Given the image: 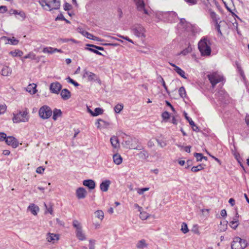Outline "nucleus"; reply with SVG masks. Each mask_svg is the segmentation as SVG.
<instances>
[{"label": "nucleus", "instance_id": "obj_27", "mask_svg": "<svg viewBox=\"0 0 249 249\" xmlns=\"http://www.w3.org/2000/svg\"><path fill=\"white\" fill-rule=\"evenodd\" d=\"M110 142L114 148H117L119 146V140L117 137L113 136L110 138Z\"/></svg>", "mask_w": 249, "mask_h": 249}, {"label": "nucleus", "instance_id": "obj_57", "mask_svg": "<svg viewBox=\"0 0 249 249\" xmlns=\"http://www.w3.org/2000/svg\"><path fill=\"white\" fill-rule=\"evenodd\" d=\"M87 46H89V47L94 48H95L96 49H97L98 50H100V51L104 50V48L102 47L98 46H96V45H94L89 44H87Z\"/></svg>", "mask_w": 249, "mask_h": 249}, {"label": "nucleus", "instance_id": "obj_47", "mask_svg": "<svg viewBox=\"0 0 249 249\" xmlns=\"http://www.w3.org/2000/svg\"><path fill=\"white\" fill-rule=\"evenodd\" d=\"M214 24H215V28L217 30V32L218 33V36H222V33L220 30V25L219 23L218 22L214 23Z\"/></svg>", "mask_w": 249, "mask_h": 249}, {"label": "nucleus", "instance_id": "obj_34", "mask_svg": "<svg viewBox=\"0 0 249 249\" xmlns=\"http://www.w3.org/2000/svg\"><path fill=\"white\" fill-rule=\"evenodd\" d=\"M227 224L228 222L227 221L224 220L223 221H221L219 227V230L221 231H225L227 229Z\"/></svg>", "mask_w": 249, "mask_h": 249}, {"label": "nucleus", "instance_id": "obj_54", "mask_svg": "<svg viewBox=\"0 0 249 249\" xmlns=\"http://www.w3.org/2000/svg\"><path fill=\"white\" fill-rule=\"evenodd\" d=\"M44 206L46 209L45 213L48 212V213H50L51 214H53V210L52 206H50V207H48L46 203H44Z\"/></svg>", "mask_w": 249, "mask_h": 249}, {"label": "nucleus", "instance_id": "obj_18", "mask_svg": "<svg viewBox=\"0 0 249 249\" xmlns=\"http://www.w3.org/2000/svg\"><path fill=\"white\" fill-rule=\"evenodd\" d=\"M170 65L174 67V70L181 77L184 79H187V77L185 76V73L181 68L176 66L175 64L170 63Z\"/></svg>", "mask_w": 249, "mask_h": 249}, {"label": "nucleus", "instance_id": "obj_13", "mask_svg": "<svg viewBox=\"0 0 249 249\" xmlns=\"http://www.w3.org/2000/svg\"><path fill=\"white\" fill-rule=\"evenodd\" d=\"M215 96L221 102L226 103L229 96L227 92L224 90H220Z\"/></svg>", "mask_w": 249, "mask_h": 249}, {"label": "nucleus", "instance_id": "obj_42", "mask_svg": "<svg viewBox=\"0 0 249 249\" xmlns=\"http://www.w3.org/2000/svg\"><path fill=\"white\" fill-rule=\"evenodd\" d=\"M138 194H139L140 195H142L144 192L147 191L149 190V188L148 187H145L143 188H136V189Z\"/></svg>", "mask_w": 249, "mask_h": 249}, {"label": "nucleus", "instance_id": "obj_64", "mask_svg": "<svg viewBox=\"0 0 249 249\" xmlns=\"http://www.w3.org/2000/svg\"><path fill=\"white\" fill-rule=\"evenodd\" d=\"M44 171V168L41 166H39L36 168V172L38 174H42Z\"/></svg>", "mask_w": 249, "mask_h": 249}, {"label": "nucleus", "instance_id": "obj_50", "mask_svg": "<svg viewBox=\"0 0 249 249\" xmlns=\"http://www.w3.org/2000/svg\"><path fill=\"white\" fill-rule=\"evenodd\" d=\"M148 214L146 212H141L140 214V217L142 220H145L148 217Z\"/></svg>", "mask_w": 249, "mask_h": 249}, {"label": "nucleus", "instance_id": "obj_30", "mask_svg": "<svg viewBox=\"0 0 249 249\" xmlns=\"http://www.w3.org/2000/svg\"><path fill=\"white\" fill-rule=\"evenodd\" d=\"M209 11L210 12L211 18L213 19V21L214 22V23L218 22V20L219 19L218 16L211 9H210Z\"/></svg>", "mask_w": 249, "mask_h": 249}, {"label": "nucleus", "instance_id": "obj_43", "mask_svg": "<svg viewBox=\"0 0 249 249\" xmlns=\"http://www.w3.org/2000/svg\"><path fill=\"white\" fill-rule=\"evenodd\" d=\"M123 107L124 106L122 104H117L114 108L115 112L117 113H120L123 109Z\"/></svg>", "mask_w": 249, "mask_h": 249}, {"label": "nucleus", "instance_id": "obj_2", "mask_svg": "<svg viewBox=\"0 0 249 249\" xmlns=\"http://www.w3.org/2000/svg\"><path fill=\"white\" fill-rule=\"evenodd\" d=\"M179 26L184 28L187 32H190L193 36L199 34L202 31L198 26L187 22L183 18L180 19Z\"/></svg>", "mask_w": 249, "mask_h": 249}, {"label": "nucleus", "instance_id": "obj_60", "mask_svg": "<svg viewBox=\"0 0 249 249\" xmlns=\"http://www.w3.org/2000/svg\"><path fill=\"white\" fill-rule=\"evenodd\" d=\"M71 4H70L69 3H67V2H66L65 4H64V9L65 10V11H68V10H69L70 9H71Z\"/></svg>", "mask_w": 249, "mask_h": 249}, {"label": "nucleus", "instance_id": "obj_28", "mask_svg": "<svg viewBox=\"0 0 249 249\" xmlns=\"http://www.w3.org/2000/svg\"><path fill=\"white\" fill-rule=\"evenodd\" d=\"M142 150L138 154V157L140 159L142 160H146L149 157L148 152L142 149Z\"/></svg>", "mask_w": 249, "mask_h": 249}, {"label": "nucleus", "instance_id": "obj_37", "mask_svg": "<svg viewBox=\"0 0 249 249\" xmlns=\"http://www.w3.org/2000/svg\"><path fill=\"white\" fill-rule=\"evenodd\" d=\"M156 141L158 142V145L161 148H163L167 145V142L166 141L157 139Z\"/></svg>", "mask_w": 249, "mask_h": 249}, {"label": "nucleus", "instance_id": "obj_35", "mask_svg": "<svg viewBox=\"0 0 249 249\" xmlns=\"http://www.w3.org/2000/svg\"><path fill=\"white\" fill-rule=\"evenodd\" d=\"M10 54L14 57H16L17 56H21L23 54V52L19 50H16L14 51L10 52Z\"/></svg>", "mask_w": 249, "mask_h": 249}, {"label": "nucleus", "instance_id": "obj_17", "mask_svg": "<svg viewBox=\"0 0 249 249\" xmlns=\"http://www.w3.org/2000/svg\"><path fill=\"white\" fill-rule=\"evenodd\" d=\"M111 181L108 179H106L102 181L100 185V190L104 192H107L108 190Z\"/></svg>", "mask_w": 249, "mask_h": 249}, {"label": "nucleus", "instance_id": "obj_10", "mask_svg": "<svg viewBox=\"0 0 249 249\" xmlns=\"http://www.w3.org/2000/svg\"><path fill=\"white\" fill-rule=\"evenodd\" d=\"M83 77L87 78L89 81H96L101 84V82L99 76L96 74L89 71H85L83 74Z\"/></svg>", "mask_w": 249, "mask_h": 249}, {"label": "nucleus", "instance_id": "obj_24", "mask_svg": "<svg viewBox=\"0 0 249 249\" xmlns=\"http://www.w3.org/2000/svg\"><path fill=\"white\" fill-rule=\"evenodd\" d=\"M12 73L11 69L7 66L3 67L1 71V74L4 76H8Z\"/></svg>", "mask_w": 249, "mask_h": 249}, {"label": "nucleus", "instance_id": "obj_6", "mask_svg": "<svg viewBox=\"0 0 249 249\" xmlns=\"http://www.w3.org/2000/svg\"><path fill=\"white\" fill-rule=\"evenodd\" d=\"M29 112L26 108L24 111H19L18 113H13V121L14 123L27 122L29 120Z\"/></svg>", "mask_w": 249, "mask_h": 249}, {"label": "nucleus", "instance_id": "obj_12", "mask_svg": "<svg viewBox=\"0 0 249 249\" xmlns=\"http://www.w3.org/2000/svg\"><path fill=\"white\" fill-rule=\"evenodd\" d=\"M61 89L62 85L58 82L52 83L50 86V90L53 93L58 94Z\"/></svg>", "mask_w": 249, "mask_h": 249}, {"label": "nucleus", "instance_id": "obj_41", "mask_svg": "<svg viewBox=\"0 0 249 249\" xmlns=\"http://www.w3.org/2000/svg\"><path fill=\"white\" fill-rule=\"evenodd\" d=\"M181 231L184 233H186L189 231V229L186 223L183 222L182 223Z\"/></svg>", "mask_w": 249, "mask_h": 249}, {"label": "nucleus", "instance_id": "obj_3", "mask_svg": "<svg viewBox=\"0 0 249 249\" xmlns=\"http://www.w3.org/2000/svg\"><path fill=\"white\" fill-rule=\"evenodd\" d=\"M156 17L160 20L167 22H175L178 18L177 14L173 11L159 12L156 14Z\"/></svg>", "mask_w": 249, "mask_h": 249}, {"label": "nucleus", "instance_id": "obj_7", "mask_svg": "<svg viewBox=\"0 0 249 249\" xmlns=\"http://www.w3.org/2000/svg\"><path fill=\"white\" fill-rule=\"evenodd\" d=\"M132 33L137 37L144 38L145 37L144 28L141 24H136L133 25L131 28Z\"/></svg>", "mask_w": 249, "mask_h": 249}, {"label": "nucleus", "instance_id": "obj_11", "mask_svg": "<svg viewBox=\"0 0 249 249\" xmlns=\"http://www.w3.org/2000/svg\"><path fill=\"white\" fill-rule=\"evenodd\" d=\"M136 6L137 10L140 12H142L143 13L149 15L148 11L145 8V4L143 0H133Z\"/></svg>", "mask_w": 249, "mask_h": 249}, {"label": "nucleus", "instance_id": "obj_25", "mask_svg": "<svg viewBox=\"0 0 249 249\" xmlns=\"http://www.w3.org/2000/svg\"><path fill=\"white\" fill-rule=\"evenodd\" d=\"M238 240H239V237H236L234 238V240L231 245V248L232 249H239L241 247L240 246V244Z\"/></svg>", "mask_w": 249, "mask_h": 249}, {"label": "nucleus", "instance_id": "obj_61", "mask_svg": "<svg viewBox=\"0 0 249 249\" xmlns=\"http://www.w3.org/2000/svg\"><path fill=\"white\" fill-rule=\"evenodd\" d=\"M6 134L3 132H0V141L5 140Z\"/></svg>", "mask_w": 249, "mask_h": 249}, {"label": "nucleus", "instance_id": "obj_20", "mask_svg": "<svg viewBox=\"0 0 249 249\" xmlns=\"http://www.w3.org/2000/svg\"><path fill=\"white\" fill-rule=\"evenodd\" d=\"M83 184L90 190L94 189L96 186L95 181L90 179L84 180Z\"/></svg>", "mask_w": 249, "mask_h": 249}, {"label": "nucleus", "instance_id": "obj_33", "mask_svg": "<svg viewBox=\"0 0 249 249\" xmlns=\"http://www.w3.org/2000/svg\"><path fill=\"white\" fill-rule=\"evenodd\" d=\"M72 226L75 228L76 231H79L82 229V227L80 223L77 220H74L72 222Z\"/></svg>", "mask_w": 249, "mask_h": 249}, {"label": "nucleus", "instance_id": "obj_55", "mask_svg": "<svg viewBox=\"0 0 249 249\" xmlns=\"http://www.w3.org/2000/svg\"><path fill=\"white\" fill-rule=\"evenodd\" d=\"M161 116L163 120H167L170 117V114L168 112L164 111L162 113Z\"/></svg>", "mask_w": 249, "mask_h": 249}, {"label": "nucleus", "instance_id": "obj_49", "mask_svg": "<svg viewBox=\"0 0 249 249\" xmlns=\"http://www.w3.org/2000/svg\"><path fill=\"white\" fill-rule=\"evenodd\" d=\"M194 156L196 157L197 161H201L203 159V156L201 153H195Z\"/></svg>", "mask_w": 249, "mask_h": 249}, {"label": "nucleus", "instance_id": "obj_21", "mask_svg": "<svg viewBox=\"0 0 249 249\" xmlns=\"http://www.w3.org/2000/svg\"><path fill=\"white\" fill-rule=\"evenodd\" d=\"M60 95L64 100H67L71 98V93L68 89H64L61 90Z\"/></svg>", "mask_w": 249, "mask_h": 249}, {"label": "nucleus", "instance_id": "obj_36", "mask_svg": "<svg viewBox=\"0 0 249 249\" xmlns=\"http://www.w3.org/2000/svg\"><path fill=\"white\" fill-rule=\"evenodd\" d=\"M96 216L100 220H103L104 217V212L101 210H97L95 212Z\"/></svg>", "mask_w": 249, "mask_h": 249}, {"label": "nucleus", "instance_id": "obj_59", "mask_svg": "<svg viewBox=\"0 0 249 249\" xmlns=\"http://www.w3.org/2000/svg\"><path fill=\"white\" fill-rule=\"evenodd\" d=\"M6 110V106L5 105L0 106V114L4 113Z\"/></svg>", "mask_w": 249, "mask_h": 249}, {"label": "nucleus", "instance_id": "obj_56", "mask_svg": "<svg viewBox=\"0 0 249 249\" xmlns=\"http://www.w3.org/2000/svg\"><path fill=\"white\" fill-rule=\"evenodd\" d=\"M86 49L91 52H93L97 54L100 55H103L101 53H100V52H99L98 50H97L96 49H92L91 48H86Z\"/></svg>", "mask_w": 249, "mask_h": 249}, {"label": "nucleus", "instance_id": "obj_15", "mask_svg": "<svg viewBox=\"0 0 249 249\" xmlns=\"http://www.w3.org/2000/svg\"><path fill=\"white\" fill-rule=\"evenodd\" d=\"M46 239L48 242L54 244L59 239V235L58 234L48 233L46 235Z\"/></svg>", "mask_w": 249, "mask_h": 249}, {"label": "nucleus", "instance_id": "obj_29", "mask_svg": "<svg viewBox=\"0 0 249 249\" xmlns=\"http://www.w3.org/2000/svg\"><path fill=\"white\" fill-rule=\"evenodd\" d=\"M113 162L117 165H119L122 162V158L119 154H114L113 156Z\"/></svg>", "mask_w": 249, "mask_h": 249}, {"label": "nucleus", "instance_id": "obj_14", "mask_svg": "<svg viewBox=\"0 0 249 249\" xmlns=\"http://www.w3.org/2000/svg\"><path fill=\"white\" fill-rule=\"evenodd\" d=\"M5 141L8 145L12 146L13 148H16L18 145L17 140L13 136L6 137Z\"/></svg>", "mask_w": 249, "mask_h": 249}, {"label": "nucleus", "instance_id": "obj_23", "mask_svg": "<svg viewBox=\"0 0 249 249\" xmlns=\"http://www.w3.org/2000/svg\"><path fill=\"white\" fill-rule=\"evenodd\" d=\"M136 247L138 249H144L147 248L148 244L145 239H142L137 242Z\"/></svg>", "mask_w": 249, "mask_h": 249}, {"label": "nucleus", "instance_id": "obj_4", "mask_svg": "<svg viewBox=\"0 0 249 249\" xmlns=\"http://www.w3.org/2000/svg\"><path fill=\"white\" fill-rule=\"evenodd\" d=\"M122 144L126 148L139 150L143 149L142 146L139 145L138 140L135 138L128 137L124 140Z\"/></svg>", "mask_w": 249, "mask_h": 249}, {"label": "nucleus", "instance_id": "obj_1", "mask_svg": "<svg viewBox=\"0 0 249 249\" xmlns=\"http://www.w3.org/2000/svg\"><path fill=\"white\" fill-rule=\"evenodd\" d=\"M211 42L205 37L198 42V48L202 56H210L211 53Z\"/></svg>", "mask_w": 249, "mask_h": 249}, {"label": "nucleus", "instance_id": "obj_26", "mask_svg": "<svg viewBox=\"0 0 249 249\" xmlns=\"http://www.w3.org/2000/svg\"><path fill=\"white\" fill-rule=\"evenodd\" d=\"M76 236L77 238L81 241L85 240L86 239V235L83 232L82 229L75 231Z\"/></svg>", "mask_w": 249, "mask_h": 249}, {"label": "nucleus", "instance_id": "obj_51", "mask_svg": "<svg viewBox=\"0 0 249 249\" xmlns=\"http://www.w3.org/2000/svg\"><path fill=\"white\" fill-rule=\"evenodd\" d=\"M184 116H185V118L186 119V120H188V122L189 123V124L192 126H195V123L194 122V121L191 119L188 116H187V114L186 113H184Z\"/></svg>", "mask_w": 249, "mask_h": 249}, {"label": "nucleus", "instance_id": "obj_53", "mask_svg": "<svg viewBox=\"0 0 249 249\" xmlns=\"http://www.w3.org/2000/svg\"><path fill=\"white\" fill-rule=\"evenodd\" d=\"M82 34L84 36L87 37L89 39H91V38L93 37V35L87 31H83Z\"/></svg>", "mask_w": 249, "mask_h": 249}, {"label": "nucleus", "instance_id": "obj_52", "mask_svg": "<svg viewBox=\"0 0 249 249\" xmlns=\"http://www.w3.org/2000/svg\"><path fill=\"white\" fill-rule=\"evenodd\" d=\"M8 40L12 45H17L18 42V40L16 39L14 37H13L12 38H8Z\"/></svg>", "mask_w": 249, "mask_h": 249}, {"label": "nucleus", "instance_id": "obj_22", "mask_svg": "<svg viewBox=\"0 0 249 249\" xmlns=\"http://www.w3.org/2000/svg\"><path fill=\"white\" fill-rule=\"evenodd\" d=\"M27 210L34 215H36L39 211V207L34 204H31L28 207Z\"/></svg>", "mask_w": 249, "mask_h": 249}, {"label": "nucleus", "instance_id": "obj_39", "mask_svg": "<svg viewBox=\"0 0 249 249\" xmlns=\"http://www.w3.org/2000/svg\"><path fill=\"white\" fill-rule=\"evenodd\" d=\"M104 110L100 107H97L93 111V116H97L99 115L102 114L103 113Z\"/></svg>", "mask_w": 249, "mask_h": 249}, {"label": "nucleus", "instance_id": "obj_5", "mask_svg": "<svg viewBox=\"0 0 249 249\" xmlns=\"http://www.w3.org/2000/svg\"><path fill=\"white\" fill-rule=\"evenodd\" d=\"M39 3L45 10L49 11L58 9L60 6L59 1L57 0H39Z\"/></svg>", "mask_w": 249, "mask_h": 249}, {"label": "nucleus", "instance_id": "obj_31", "mask_svg": "<svg viewBox=\"0 0 249 249\" xmlns=\"http://www.w3.org/2000/svg\"><path fill=\"white\" fill-rule=\"evenodd\" d=\"M36 85L35 84H30L27 88V91L32 94H35L36 92Z\"/></svg>", "mask_w": 249, "mask_h": 249}, {"label": "nucleus", "instance_id": "obj_63", "mask_svg": "<svg viewBox=\"0 0 249 249\" xmlns=\"http://www.w3.org/2000/svg\"><path fill=\"white\" fill-rule=\"evenodd\" d=\"M89 242V249H94V241L90 240Z\"/></svg>", "mask_w": 249, "mask_h": 249}, {"label": "nucleus", "instance_id": "obj_48", "mask_svg": "<svg viewBox=\"0 0 249 249\" xmlns=\"http://www.w3.org/2000/svg\"><path fill=\"white\" fill-rule=\"evenodd\" d=\"M14 14L18 15L23 20L24 19L26 18L25 13L23 11H20L18 12V11L15 10L14 11Z\"/></svg>", "mask_w": 249, "mask_h": 249}, {"label": "nucleus", "instance_id": "obj_62", "mask_svg": "<svg viewBox=\"0 0 249 249\" xmlns=\"http://www.w3.org/2000/svg\"><path fill=\"white\" fill-rule=\"evenodd\" d=\"M35 56H36V55L34 53H29V54H28L27 55H25L24 57V58L25 59L31 58V59H34L35 58Z\"/></svg>", "mask_w": 249, "mask_h": 249}, {"label": "nucleus", "instance_id": "obj_40", "mask_svg": "<svg viewBox=\"0 0 249 249\" xmlns=\"http://www.w3.org/2000/svg\"><path fill=\"white\" fill-rule=\"evenodd\" d=\"M240 244V249H244L247 246V242L246 240L242 239L241 238L239 237V240H238Z\"/></svg>", "mask_w": 249, "mask_h": 249}, {"label": "nucleus", "instance_id": "obj_45", "mask_svg": "<svg viewBox=\"0 0 249 249\" xmlns=\"http://www.w3.org/2000/svg\"><path fill=\"white\" fill-rule=\"evenodd\" d=\"M178 92L180 96L182 98L185 97L186 95V91L183 87H181L179 89Z\"/></svg>", "mask_w": 249, "mask_h": 249}, {"label": "nucleus", "instance_id": "obj_16", "mask_svg": "<svg viewBox=\"0 0 249 249\" xmlns=\"http://www.w3.org/2000/svg\"><path fill=\"white\" fill-rule=\"evenodd\" d=\"M87 194L86 189L83 187L78 188L76 191V196L78 199H83L85 198Z\"/></svg>", "mask_w": 249, "mask_h": 249}, {"label": "nucleus", "instance_id": "obj_8", "mask_svg": "<svg viewBox=\"0 0 249 249\" xmlns=\"http://www.w3.org/2000/svg\"><path fill=\"white\" fill-rule=\"evenodd\" d=\"M38 114L42 119H47L52 115V111L49 106H43L39 109Z\"/></svg>", "mask_w": 249, "mask_h": 249}, {"label": "nucleus", "instance_id": "obj_38", "mask_svg": "<svg viewBox=\"0 0 249 249\" xmlns=\"http://www.w3.org/2000/svg\"><path fill=\"white\" fill-rule=\"evenodd\" d=\"M238 220L235 218H233V220L230 222L231 227L233 229H236L238 226Z\"/></svg>", "mask_w": 249, "mask_h": 249}, {"label": "nucleus", "instance_id": "obj_46", "mask_svg": "<svg viewBox=\"0 0 249 249\" xmlns=\"http://www.w3.org/2000/svg\"><path fill=\"white\" fill-rule=\"evenodd\" d=\"M66 80L68 83H71L73 84L74 86L77 87L79 86V84L74 81L72 79H71L70 77H68L66 78Z\"/></svg>", "mask_w": 249, "mask_h": 249}, {"label": "nucleus", "instance_id": "obj_44", "mask_svg": "<svg viewBox=\"0 0 249 249\" xmlns=\"http://www.w3.org/2000/svg\"><path fill=\"white\" fill-rule=\"evenodd\" d=\"M203 169V167L202 165L201 164H199L196 166H193L191 169V171L193 172H196L202 170Z\"/></svg>", "mask_w": 249, "mask_h": 249}, {"label": "nucleus", "instance_id": "obj_58", "mask_svg": "<svg viewBox=\"0 0 249 249\" xmlns=\"http://www.w3.org/2000/svg\"><path fill=\"white\" fill-rule=\"evenodd\" d=\"M99 121L101 122V125L103 127H107L109 125V123L107 122H106L102 119H99Z\"/></svg>", "mask_w": 249, "mask_h": 249}, {"label": "nucleus", "instance_id": "obj_9", "mask_svg": "<svg viewBox=\"0 0 249 249\" xmlns=\"http://www.w3.org/2000/svg\"><path fill=\"white\" fill-rule=\"evenodd\" d=\"M208 78L213 88L214 86L219 82L223 81V77L217 72H213L212 74L208 75Z\"/></svg>", "mask_w": 249, "mask_h": 249}, {"label": "nucleus", "instance_id": "obj_32", "mask_svg": "<svg viewBox=\"0 0 249 249\" xmlns=\"http://www.w3.org/2000/svg\"><path fill=\"white\" fill-rule=\"evenodd\" d=\"M61 114H62V112H61V110L55 108L53 110V119L54 121H55L57 120L58 117L61 116Z\"/></svg>", "mask_w": 249, "mask_h": 249}, {"label": "nucleus", "instance_id": "obj_19", "mask_svg": "<svg viewBox=\"0 0 249 249\" xmlns=\"http://www.w3.org/2000/svg\"><path fill=\"white\" fill-rule=\"evenodd\" d=\"M42 52L44 53H48L49 54H53L56 52L62 53V51L60 49L54 48L51 47H46L43 49Z\"/></svg>", "mask_w": 249, "mask_h": 249}]
</instances>
